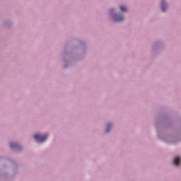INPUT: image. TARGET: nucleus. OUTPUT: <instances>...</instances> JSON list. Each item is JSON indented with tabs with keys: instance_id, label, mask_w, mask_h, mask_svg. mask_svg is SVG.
Returning a JSON list of instances; mask_svg holds the SVG:
<instances>
[{
	"instance_id": "obj_1",
	"label": "nucleus",
	"mask_w": 181,
	"mask_h": 181,
	"mask_svg": "<svg viewBox=\"0 0 181 181\" xmlns=\"http://www.w3.org/2000/svg\"><path fill=\"white\" fill-rule=\"evenodd\" d=\"M34 138L38 142H45L47 139V135L35 134Z\"/></svg>"
},
{
	"instance_id": "obj_6",
	"label": "nucleus",
	"mask_w": 181,
	"mask_h": 181,
	"mask_svg": "<svg viewBox=\"0 0 181 181\" xmlns=\"http://www.w3.org/2000/svg\"><path fill=\"white\" fill-rule=\"evenodd\" d=\"M10 147L11 148H18V144L15 143H11L10 144Z\"/></svg>"
},
{
	"instance_id": "obj_2",
	"label": "nucleus",
	"mask_w": 181,
	"mask_h": 181,
	"mask_svg": "<svg viewBox=\"0 0 181 181\" xmlns=\"http://www.w3.org/2000/svg\"><path fill=\"white\" fill-rule=\"evenodd\" d=\"M115 21H116V22H122V21H124V17L116 16L115 17Z\"/></svg>"
},
{
	"instance_id": "obj_4",
	"label": "nucleus",
	"mask_w": 181,
	"mask_h": 181,
	"mask_svg": "<svg viewBox=\"0 0 181 181\" xmlns=\"http://www.w3.org/2000/svg\"><path fill=\"white\" fill-rule=\"evenodd\" d=\"M161 9L163 12H165V11H166V4H165L164 1H163L161 4Z\"/></svg>"
},
{
	"instance_id": "obj_5",
	"label": "nucleus",
	"mask_w": 181,
	"mask_h": 181,
	"mask_svg": "<svg viewBox=\"0 0 181 181\" xmlns=\"http://www.w3.org/2000/svg\"><path fill=\"white\" fill-rule=\"evenodd\" d=\"M120 11H122V12H126L127 11V7H125V6H120Z\"/></svg>"
},
{
	"instance_id": "obj_3",
	"label": "nucleus",
	"mask_w": 181,
	"mask_h": 181,
	"mask_svg": "<svg viewBox=\"0 0 181 181\" xmlns=\"http://www.w3.org/2000/svg\"><path fill=\"white\" fill-rule=\"evenodd\" d=\"M174 165H176V166H179L180 165V158L177 157L175 158Z\"/></svg>"
},
{
	"instance_id": "obj_7",
	"label": "nucleus",
	"mask_w": 181,
	"mask_h": 181,
	"mask_svg": "<svg viewBox=\"0 0 181 181\" xmlns=\"http://www.w3.org/2000/svg\"><path fill=\"white\" fill-rule=\"evenodd\" d=\"M110 128H111V124H108L107 128L106 129L105 132H110Z\"/></svg>"
}]
</instances>
